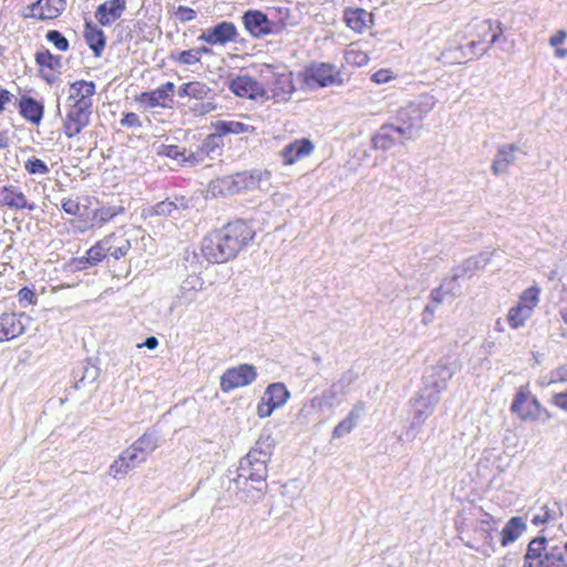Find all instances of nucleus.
Returning <instances> with one entry per match:
<instances>
[{
	"label": "nucleus",
	"mask_w": 567,
	"mask_h": 567,
	"mask_svg": "<svg viewBox=\"0 0 567 567\" xmlns=\"http://www.w3.org/2000/svg\"><path fill=\"white\" fill-rule=\"evenodd\" d=\"M344 58L349 64H353L357 66H363V65L368 64V62H369L368 54L359 49L353 48V47H350L346 51Z\"/></svg>",
	"instance_id": "37998d69"
},
{
	"label": "nucleus",
	"mask_w": 567,
	"mask_h": 567,
	"mask_svg": "<svg viewBox=\"0 0 567 567\" xmlns=\"http://www.w3.org/2000/svg\"><path fill=\"white\" fill-rule=\"evenodd\" d=\"M566 38H567V32L565 30H559L549 39V43L551 47H558L561 43H564Z\"/></svg>",
	"instance_id": "0e129e2a"
},
{
	"label": "nucleus",
	"mask_w": 567,
	"mask_h": 567,
	"mask_svg": "<svg viewBox=\"0 0 567 567\" xmlns=\"http://www.w3.org/2000/svg\"><path fill=\"white\" fill-rule=\"evenodd\" d=\"M343 19L346 24L355 32H363L369 29L373 23V14L364 9H351L344 10Z\"/></svg>",
	"instance_id": "5701e85b"
},
{
	"label": "nucleus",
	"mask_w": 567,
	"mask_h": 567,
	"mask_svg": "<svg viewBox=\"0 0 567 567\" xmlns=\"http://www.w3.org/2000/svg\"><path fill=\"white\" fill-rule=\"evenodd\" d=\"M125 10V0H109L97 7L95 18L101 25H111L122 17Z\"/></svg>",
	"instance_id": "a211bd4d"
},
{
	"label": "nucleus",
	"mask_w": 567,
	"mask_h": 567,
	"mask_svg": "<svg viewBox=\"0 0 567 567\" xmlns=\"http://www.w3.org/2000/svg\"><path fill=\"white\" fill-rule=\"evenodd\" d=\"M230 91L240 97L255 99L260 91L258 82L248 75H239L231 80Z\"/></svg>",
	"instance_id": "393cba45"
},
{
	"label": "nucleus",
	"mask_w": 567,
	"mask_h": 567,
	"mask_svg": "<svg viewBox=\"0 0 567 567\" xmlns=\"http://www.w3.org/2000/svg\"><path fill=\"white\" fill-rule=\"evenodd\" d=\"M270 173L268 171H255L250 175L246 173L237 174L235 176H226L217 179L210 184L213 192L216 190L219 194H233L239 192L243 188L254 187L256 182H260L262 178L268 181Z\"/></svg>",
	"instance_id": "1a4fd4ad"
},
{
	"label": "nucleus",
	"mask_w": 567,
	"mask_h": 567,
	"mask_svg": "<svg viewBox=\"0 0 567 567\" xmlns=\"http://www.w3.org/2000/svg\"><path fill=\"white\" fill-rule=\"evenodd\" d=\"M216 109V104L213 101H209V97L205 101L196 102L193 106H190V111L195 116H202L210 113Z\"/></svg>",
	"instance_id": "603ef678"
},
{
	"label": "nucleus",
	"mask_w": 567,
	"mask_h": 567,
	"mask_svg": "<svg viewBox=\"0 0 567 567\" xmlns=\"http://www.w3.org/2000/svg\"><path fill=\"white\" fill-rule=\"evenodd\" d=\"M18 296H19V300L20 301H28V302H32V299L34 297V293L32 290L28 289V288H22L20 289V291L18 292Z\"/></svg>",
	"instance_id": "774afa93"
},
{
	"label": "nucleus",
	"mask_w": 567,
	"mask_h": 567,
	"mask_svg": "<svg viewBox=\"0 0 567 567\" xmlns=\"http://www.w3.org/2000/svg\"><path fill=\"white\" fill-rule=\"evenodd\" d=\"M121 454L123 457H125L132 470L135 468L138 464L145 462L147 458L141 452H137L136 447L133 445L124 450Z\"/></svg>",
	"instance_id": "09e8293b"
},
{
	"label": "nucleus",
	"mask_w": 567,
	"mask_h": 567,
	"mask_svg": "<svg viewBox=\"0 0 567 567\" xmlns=\"http://www.w3.org/2000/svg\"><path fill=\"white\" fill-rule=\"evenodd\" d=\"M62 209L71 216H76L80 213V204L75 199L66 198L62 200Z\"/></svg>",
	"instance_id": "4d7b16f0"
},
{
	"label": "nucleus",
	"mask_w": 567,
	"mask_h": 567,
	"mask_svg": "<svg viewBox=\"0 0 567 567\" xmlns=\"http://www.w3.org/2000/svg\"><path fill=\"white\" fill-rule=\"evenodd\" d=\"M254 228L244 220L228 223L210 231L203 239L202 251L212 264H223L234 259L254 238Z\"/></svg>",
	"instance_id": "f257e3e1"
},
{
	"label": "nucleus",
	"mask_w": 567,
	"mask_h": 567,
	"mask_svg": "<svg viewBox=\"0 0 567 567\" xmlns=\"http://www.w3.org/2000/svg\"><path fill=\"white\" fill-rule=\"evenodd\" d=\"M132 470L125 457L121 454L110 466L109 474L115 480H122Z\"/></svg>",
	"instance_id": "ea45409f"
},
{
	"label": "nucleus",
	"mask_w": 567,
	"mask_h": 567,
	"mask_svg": "<svg viewBox=\"0 0 567 567\" xmlns=\"http://www.w3.org/2000/svg\"><path fill=\"white\" fill-rule=\"evenodd\" d=\"M20 114L33 124H39L43 115V106L32 97H22L19 102Z\"/></svg>",
	"instance_id": "7c9ffc66"
},
{
	"label": "nucleus",
	"mask_w": 567,
	"mask_h": 567,
	"mask_svg": "<svg viewBox=\"0 0 567 567\" xmlns=\"http://www.w3.org/2000/svg\"><path fill=\"white\" fill-rule=\"evenodd\" d=\"M487 264V259L482 256L470 257L453 270V280H457L464 276H473L474 272L483 268Z\"/></svg>",
	"instance_id": "72a5a7b5"
},
{
	"label": "nucleus",
	"mask_w": 567,
	"mask_h": 567,
	"mask_svg": "<svg viewBox=\"0 0 567 567\" xmlns=\"http://www.w3.org/2000/svg\"><path fill=\"white\" fill-rule=\"evenodd\" d=\"M539 300V288L530 287L526 289L519 297L518 305L528 307L529 311L533 312Z\"/></svg>",
	"instance_id": "79ce46f5"
},
{
	"label": "nucleus",
	"mask_w": 567,
	"mask_h": 567,
	"mask_svg": "<svg viewBox=\"0 0 567 567\" xmlns=\"http://www.w3.org/2000/svg\"><path fill=\"white\" fill-rule=\"evenodd\" d=\"M123 213L124 208L122 206H109L100 208L96 212V217L100 219V221L106 223Z\"/></svg>",
	"instance_id": "8fccbe9b"
},
{
	"label": "nucleus",
	"mask_w": 567,
	"mask_h": 567,
	"mask_svg": "<svg viewBox=\"0 0 567 567\" xmlns=\"http://www.w3.org/2000/svg\"><path fill=\"white\" fill-rule=\"evenodd\" d=\"M47 39L54 44V47L60 51H66L69 49V41L65 37L62 35L61 32L56 30H51L47 33Z\"/></svg>",
	"instance_id": "3c124183"
},
{
	"label": "nucleus",
	"mask_w": 567,
	"mask_h": 567,
	"mask_svg": "<svg viewBox=\"0 0 567 567\" xmlns=\"http://www.w3.org/2000/svg\"><path fill=\"white\" fill-rule=\"evenodd\" d=\"M215 131L221 137L227 134L254 132L255 127L238 121H218L214 124Z\"/></svg>",
	"instance_id": "c9c22d12"
},
{
	"label": "nucleus",
	"mask_w": 567,
	"mask_h": 567,
	"mask_svg": "<svg viewBox=\"0 0 567 567\" xmlns=\"http://www.w3.org/2000/svg\"><path fill=\"white\" fill-rule=\"evenodd\" d=\"M511 410L523 421H537L551 419L550 412L543 408L539 401L532 394L528 385L518 388Z\"/></svg>",
	"instance_id": "39448f33"
},
{
	"label": "nucleus",
	"mask_w": 567,
	"mask_h": 567,
	"mask_svg": "<svg viewBox=\"0 0 567 567\" xmlns=\"http://www.w3.org/2000/svg\"><path fill=\"white\" fill-rule=\"evenodd\" d=\"M238 37L237 27L233 22L221 21L204 30L198 37V41L206 42L209 45L225 47L230 42H236Z\"/></svg>",
	"instance_id": "9b49d317"
},
{
	"label": "nucleus",
	"mask_w": 567,
	"mask_h": 567,
	"mask_svg": "<svg viewBox=\"0 0 567 567\" xmlns=\"http://www.w3.org/2000/svg\"><path fill=\"white\" fill-rule=\"evenodd\" d=\"M315 145L308 138L296 140L286 145L281 151V157L285 165H292L299 159L309 156L313 152Z\"/></svg>",
	"instance_id": "6ab92c4d"
},
{
	"label": "nucleus",
	"mask_w": 567,
	"mask_h": 567,
	"mask_svg": "<svg viewBox=\"0 0 567 567\" xmlns=\"http://www.w3.org/2000/svg\"><path fill=\"white\" fill-rule=\"evenodd\" d=\"M276 408L270 404V402L262 396L261 401L257 405V414L260 417H267L270 416Z\"/></svg>",
	"instance_id": "6e6d98bb"
},
{
	"label": "nucleus",
	"mask_w": 567,
	"mask_h": 567,
	"mask_svg": "<svg viewBox=\"0 0 567 567\" xmlns=\"http://www.w3.org/2000/svg\"><path fill=\"white\" fill-rule=\"evenodd\" d=\"M174 90L175 84L166 82L153 91L143 92L137 101L145 107H167L168 102L172 101L171 96Z\"/></svg>",
	"instance_id": "dca6fc26"
},
{
	"label": "nucleus",
	"mask_w": 567,
	"mask_h": 567,
	"mask_svg": "<svg viewBox=\"0 0 567 567\" xmlns=\"http://www.w3.org/2000/svg\"><path fill=\"white\" fill-rule=\"evenodd\" d=\"M523 567H567V564L559 547L547 549V539L536 537L527 546Z\"/></svg>",
	"instance_id": "20e7f679"
},
{
	"label": "nucleus",
	"mask_w": 567,
	"mask_h": 567,
	"mask_svg": "<svg viewBox=\"0 0 567 567\" xmlns=\"http://www.w3.org/2000/svg\"><path fill=\"white\" fill-rule=\"evenodd\" d=\"M392 79V72L388 69H381L371 75V80L377 84L388 83Z\"/></svg>",
	"instance_id": "13d9d810"
},
{
	"label": "nucleus",
	"mask_w": 567,
	"mask_h": 567,
	"mask_svg": "<svg viewBox=\"0 0 567 567\" xmlns=\"http://www.w3.org/2000/svg\"><path fill=\"white\" fill-rule=\"evenodd\" d=\"M264 396L277 409L287 402L290 392L284 383H272L267 386Z\"/></svg>",
	"instance_id": "f704fd0d"
},
{
	"label": "nucleus",
	"mask_w": 567,
	"mask_h": 567,
	"mask_svg": "<svg viewBox=\"0 0 567 567\" xmlns=\"http://www.w3.org/2000/svg\"><path fill=\"white\" fill-rule=\"evenodd\" d=\"M435 103L434 96L421 95L398 111L395 125L401 128V133H403L405 138L414 141L420 136L423 121L433 110Z\"/></svg>",
	"instance_id": "7ed1b4c3"
},
{
	"label": "nucleus",
	"mask_w": 567,
	"mask_h": 567,
	"mask_svg": "<svg viewBox=\"0 0 567 567\" xmlns=\"http://www.w3.org/2000/svg\"><path fill=\"white\" fill-rule=\"evenodd\" d=\"M132 445L147 457L157 447V439L153 434L145 433Z\"/></svg>",
	"instance_id": "4c0bfd02"
},
{
	"label": "nucleus",
	"mask_w": 567,
	"mask_h": 567,
	"mask_svg": "<svg viewBox=\"0 0 567 567\" xmlns=\"http://www.w3.org/2000/svg\"><path fill=\"white\" fill-rule=\"evenodd\" d=\"M65 8V0H38L30 8L32 18L49 20L59 17Z\"/></svg>",
	"instance_id": "412c9836"
},
{
	"label": "nucleus",
	"mask_w": 567,
	"mask_h": 567,
	"mask_svg": "<svg viewBox=\"0 0 567 567\" xmlns=\"http://www.w3.org/2000/svg\"><path fill=\"white\" fill-rule=\"evenodd\" d=\"M95 94V83L92 81H75L70 85V94L68 96V104L79 105L83 104L86 107H92V97Z\"/></svg>",
	"instance_id": "f3484780"
},
{
	"label": "nucleus",
	"mask_w": 567,
	"mask_h": 567,
	"mask_svg": "<svg viewBox=\"0 0 567 567\" xmlns=\"http://www.w3.org/2000/svg\"><path fill=\"white\" fill-rule=\"evenodd\" d=\"M175 60L178 63L184 64V65H193V64H196L199 62L197 52L195 51V49H189V50L178 52Z\"/></svg>",
	"instance_id": "864d4df0"
},
{
	"label": "nucleus",
	"mask_w": 567,
	"mask_h": 567,
	"mask_svg": "<svg viewBox=\"0 0 567 567\" xmlns=\"http://www.w3.org/2000/svg\"><path fill=\"white\" fill-rule=\"evenodd\" d=\"M203 280L196 275L188 276L181 285L179 291L182 296L187 295L190 291H199L203 289Z\"/></svg>",
	"instance_id": "de8ad7c7"
},
{
	"label": "nucleus",
	"mask_w": 567,
	"mask_h": 567,
	"mask_svg": "<svg viewBox=\"0 0 567 567\" xmlns=\"http://www.w3.org/2000/svg\"><path fill=\"white\" fill-rule=\"evenodd\" d=\"M411 141L405 138L401 128L395 124H383L372 136V146L375 150L388 151L396 144H405Z\"/></svg>",
	"instance_id": "2eb2a0df"
},
{
	"label": "nucleus",
	"mask_w": 567,
	"mask_h": 567,
	"mask_svg": "<svg viewBox=\"0 0 567 567\" xmlns=\"http://www.w3.org/2000/svg\"><path fill=\"white\" fill-rule=\"evenodd\" d=\"M1 196L4 205L14 208V209H23L28 208L33 210L35 208L34 204H29L27 202L25 196L22 192L18 190L14 186H6L1 190Z\"/></svg>",
	"instance_id": "bb28decb"
},
{
	"label": "nucleus",
	"mask_w": 567,
	"mask_h": 567,
	"mask_svg": "<svg viewBox=\"0 0 567 567\" xmlns=\"http://www.w3.org/2000/svg\"><path fill=\"white\" fill-rule=\"evenodd\" d=\"M308 83H317L319 86L333 85L338 81V73L330 64L319 63L313 64L307 71Z\"/></svg>",
	"instance_id": "4be33fe9"
},
{
	"label": "nucleus",
	"mask_w": 567,
	"mask_h": 567,
	"mask_svg": "<svg viewBox=\"0 0 567 567\" xmlns=\"http://www.w3.org/2000/svg\"><path fill=\"white\" fill-rule=\"evenodd\" d=\"M550 402L561 409L563 411L567 412V390L556 393L551 396Z\"/></svg>",
	"instance_id": "052dcab7"
},
{
	"label": "nucleus",
	"mask_w": 567,
	"mask_h": 567,
	"mask_svg": "<svg viewBox=\"0 0 567 567\" xmlns=\"http://www.w3.org/2000/svg\"><path fill=\"white\" fill-rule=\"evenodd\" d=\"M35 61L40 66L55 70L61 65V58L54 56L49 50L39 51L35 54Z\"/></svg>",
	"instance_id": "a19ab883"
},
{
	"label": "nucleus",
	"mask_w": 567,
	"mask_h": 567,
	"mask_svg": "<svg viewBox=\"0 0 567 567\" xmlns=\"http://www.w3.org/2000/svg\"><path fill=\"white\" fill-rule=\"evenodd\" d=\"M440 399L441 398L437 392H430L429 388H422L420 390L417 396L412 400V420L406 435H410L411 432H414L412 437L415 436V433L433 414Z\"/></svg>",
	"instance_id": "423d86ee"
},
{
	"label": "nucleus",
	"mask_w": 567,
	"mask_h": 567,
	"mask_svg": "<svg viewBox=\"0 0 567 567\" xmlns=\"http://www.w3.org/2000/svg\"><path fill=\"white\" fill-rule=\"evenodd\" d=\"M355 380V374L348 371L330 388L313 396L309 401V408L316 412H323L332 409L339 401V396L347 393L349 385Z\"/></svg>",
	"instance_id": "6e6552de"
},
{
	"label": "nucleus",
	"mask_w": 567,
	"mask_h": 567,
	"mask_svg": "<svg viewBox=\"0 0 567 567\" xmlns=\"http://www.w3.org/2000/svg\"><path fill=\"white\" fill-rule=\"evenodd\" d=\"M526 529V524L522 517H512L502 529V546L514 543Z\"/></svg>",
	"instance_id": "cd10ccee"
},
{
	"label": "nucleus",
	"mask_w": 567,
	"mask_h": 567,
	"mask_svg": "<svg viewBox=\"0 0 567 567\" xmlns=\"http://www.w3.org/2000/svg\"><path fill=\"white\" fill-rule=\"evenodd\" d=\"M30 317L24 313L3 312L0 315V341H10L24 333Z\"/></svg>",
	"instance_id": "ddd939ff"
},
{
	"label": "nucleus",
	"mask_w": 567,
	"mask_h": 567,
	"mask_svg": "<svg viewBox=\"0 0 567 567\" xmlns=\"http://www.w3.org/2000/svg\"><path fill=\"white\" fill-rule=\"evenodd\" d=\"M122 126L125 127H141L142 122L140 121V117L137 114L130 112L124 114L123 118L121 120Z\"/></svg>",
	"instance_id": "bf43d9fd"
},
{
	"label": "nucleus",
	"mask_w": 567,
	"mask_h": 567,
	"mask_svg": "<svg viewBox=\"0 0 567 567\" xmlns=\"http://www.w3.org/2000/svg\"><path fill=\"white\" fill-rule=\"evenodd\" d=\"M99 377V369L94 365L85 368L84 374L81 378L80 382L85 383L87 380L89 382H93Z\"/></svg>",
	"instance_id": "e2e57ef3"
},
{
	"label": "nucleus",
	"mask_w": 567,
	"mask_h": 567,
	"mask_svg": "<svg viewBox=\"0 0 567 567\" xmlns=\"http://www.w3.org/2000/svg\"><path fill=\"white\" fill-rule=\"evenodd\" d=\"M443 286L432 291L431 299L435 303V308L443 302Z\"/></svg>",
	"instance_id": "338daca9"
},
{
	"label": "nucleus",
	"mask_w": 567,
	"mask_h": 567,
	"mask_svg": "<svg viewBox=\"0 0 567 567\" xmlns=\"http://www.w3.org/2000/svg\"><path fill=\"white\" fill-rule=\"evenodd\" d=\"M178 209L176 203L171 200H163L157 203L156 205L152 206L148 209L150 215H157V216H169L174 212Z\"/></svg>",
	"instance_id": "a18cd8bd"
},
{
	"label": "nucleus",
	"mask_w": 567,
	"mask_h": 567,
	"mask_svg": "<svg viewBox=\"0 0 567 567\" xmlns=\"http://www.w3.org/2000/svg\"><path fill=\"white\" fill-rule=\"evenodd\" d=\"M435 307H433L432 305H427L424 310H423V313H422V322L427 326L430 322H432L433 320V315H434V311H435Z\"/></svg>",
	"instance_id": "69168bd1"
},
{
	"label": "nucleus",
	"mask_w": 567,
	"mask_h": 567,
	"mask_svg": "<svg viewBox=\"0 0 567 567\" xmlns=\"http://www.w3.org/2000/svg\"><path fill=\"white\" fill-rule=\"evenodd\" d=\"M241 21L245 30L252 39L278 34L285 27L282 22L269 20L267 14L260 10L246 11L241 17Z\"/></svg>",
	"instance_id": "0eeeda50"
},
{
	"label": "nucleus",
	"mask_w": 567,
	"mask_h": 567,
	"mask_svg": "<svg viewBox=\"0 0 567 567\" xmlns=\"http://www.w3.org/2000/svg\"><path fill=\"white\" fill-rule=\"evenodd\" d=\"M103 241L107 243L105 246V248H107V250H105L107 256L114 259L124 257L131 249V241L124 235L112 233L105 236Z\"/></svg>",
	"instance_id": "a878e982"
},
{
	"label": "nucleus",
	"mask_w": 567,
	"mask_h": 567,
	"mask_svg": "<svg viewBox=\"0 0 567 567\" xmlns=\"http://www.w3.org/2000/svg\"><path fill=\"white\" fill-rule=\"evenodd\" d=\"M518 151L519 147L516 144H505L501 146L491 166L493 174L496 176L506 174L508 167L515 163L516 153Z\"/></svg>",
	"instance_id": "aec40b11"
},
{
	"label": "nucleus",
	"mask_w": 567,
	"mask_h": 567,
	"mask_svg": "<svg viewBox=\"0 0 567 567\" xmlns=\"http://www.w3.org/2000/svg\"><path fill=\"white\" fill-rule=\"evenodd\" d=\"M274 450V440L271 436H260L255 446L243 457L238 466V480L240 484H246L247 480L257 482V491L266 485L267 463L269 462Z\"/></svg>",
	"instance_id": "f03ea898"
},
{
	"label": "nucleus",
	"mask_w": 567,
	"mask_h": 567,
	"mask_svg": "<svg viewBox=\"0 0 567 567\" xmlns=\"http://www.w3.org/2000/svg\"><path fill=\"white\" fill-rule=\"evenodd\" d=\"M24 169L31 175H45L49 173L47 164L37 157H32L24 163Z\"/></svg>",
	"instance_id": "49530a36"
},
{
	"label": "nucleus",
	"mask_w": 567,
	"mask_h": 567,
	"mask_svg": "<svg viewBox=\"0 0 567 567\" xmlns=\"http://www.w3.org/2000/svg\"><path fill=\"white\" fill-rule=\"evenodd\" d=\"M257 379L256 368L251 364H239L227 369L220 377V389L229 392L234 389L249 385Z\"/></svg>",
	"instance_id": "9d476101"
},
{
	"label": "nucleus",
	"mask_w": 567,
	"mask_h": 567,
	"mask_svg": "<svg viewBox=\"0 0 567 567\" xmlns=\"http://www.w3.org/2000/svg\"><path fill=\"white\" fill-rule=\"evenodd\" d=\"M175 16L181 22H189L196 18V12L192 8L179 6L176 9Z\"/></svg>",
	"instance_id": "5fc2aeb1"
},
{
	"label": "nucleus",
	"mask_w": 567,
	"mask_h": 567,
	"mask_svg": "<svg viewBox=\"0 0 567 567\" xmlns=\"http://www.w3.org/2000/svg\"><path fill=\"white\" fill-rule=\"evenodd\" d=\"M453 375V367L447 362L440 361L424 375L423 388H429L430 392H437L441 396V392L446 389L447 382Z\"/></svg>",
	"instance_id": "4468645a"
},
{
	"label": "nucleus",
	"mask_w": 567,
	"mask_h": 567,
	"mask_svg": "<svg viewBox=\"0 0 567 567\" xmlns=\"http://www.w3.org/2000/svg\"><path fill=\"white\" fill-rule=\"evenodd\" d=\"M237 480H238V476L236 478H234V484H235L236 488L238 489L237 496L240 501H243L245 503H254L257 499H259L262 495L264 489L267 486V484H266L265 486L260 487L259 491H257L256 489L257 482H255L252 480H247L246 484H240L237 482Z\"/></svg>",
	"instance_id": "c756f323"
},
{
	"label": "nucleus",
	"mask_w": 567,
	"mask_h": 567,
	"mask_svg": "<svg viewBox=\"0 0 567 567\" xmlns=\"http://www.w3.org/2000/svg\"><path fill=\"white\" fill-rule=\"evenodd\" d=\"M106 241H103V239H101L100 241H97L94 246H92L86 255V261L90 264V265H97L99 262H101L105 257H107V254L105 250H107V248H105L106 246Z\"/></svg>",
	"instance_id": "58836bf2"
},
{
	"label": "nucleus",
	"mask_w": 567,
	"mask_h": 567,
	"mask_svg": "<svg viewBox=\"0 0 567 567\" xmlns=\"http://www.w3.org/2000/svg\"><path fill=\"white\" fill-rule=\"evenodd\" d=\"M91 114L92 107H86L83 104H68V111L63 120L65 135L70 138L79 135L89 125Z\"/></svg>",
	"instance_id": "f8f14e48"
},
{
	"label": "nucleus",
	"mask_w": 567,
	"mask_h": 567,
	"mask_svg": "<svg viewBox=\"0 0 567 567\" xmlns=\"http://www.w3.org/2000/svg\"><path fill=\"white\" fill-rule=\"evenodd\" d=\"M221 136L215 131L209 134L203 142L200 148L196 153H190L193 163L203 162L205 156H210L220 148Z\"/></svg>",
	"instance_id": "473e14b6"
},
{
	"label": "nucleus",
	"mask_w": 567,
	"mask_h": 567,
	"mask_svg": "<svg viewBox=\"0 0 567 567\" xmlns=\"http://www.w3.org/2000/svg\"><path fill=\"white\" fill-rule=\"evenodd\" d=\"M565 381H567V369L559 368V369L554 370L550 373V380L548 381V384L557 383V382H565Z\"/></svg>",
	"instance_id": "680f3d73"
},
{
	"label": "nucleus",
	"mask_w": 567,
	"mask_h": 567,
	"mask_svg": "<svg viewBox=\"0 0 567 567\" xmlns=\"http://www.w3.org/2000/svg\"><path fill=\"white\" fill-rule=\"evenodd\" d=\"M365 405L363 402H357L347 417H344L341 422H339L332 431L333 439H340L346 434H349L354 426L358 424L362 412L364 411Z\"/></svg>",
	"instance_id": "b1692460"
},
{
	"label": "nucleus",
	"mask_w": 567,
	"mask_h": 567,
	"mask_svg": "<svg viewBox=\"0 0 567 567\" xmlns=\"http://www.w3.org/2000/svg\"><path fill=\"white\" fill-rule=\"evenodd\" d=\"M157 153L173 159H181L182 162H190L193 164L190 154L186 156L185 152H182L176 145H161Z\"/></svg>",
	"instance_id": "c03bdc74"
},
{
	"label": "nucleus",
	"mask_w": 567,
	"mask_h": 567,
	"mask_svg": "<svg viewBox=\"0 0 567 567\" xmlns=\"http://www.w3.org/2000/svg\"><path fill=\"white\" fill-rule=\"evenodd\" d=\"M212 94V89L202 82H188L184 83L178 89L179 96H188L197 101L207 100Z\"/></svg>",
	"instance_id": "2f4dec72"
},
{
	"label": "nucleus",
	"mask_w": 567,
	"mask_h": 567,
	"mask_svg": "<svg viewBox=\"0 0 567 567\" xmlns=\"http://www.w3.org/2000/svg\"><path fill=\"white\" fill-rule=\"evenodd\" d=\"M533 312L529 311L528 307L516 305L512 307L507 313V321L513 329H518L526 322Z\"/></svg>",
	"instance_id": "e433bc0d"
},
{
	"label": "nucleus",
	"mask_w": 567,
	"mask_h": 567,
	"mask_svg": "<svg viewBox=\"0 0 567 567\" xmlns=\"http://www.w3.org/2000/svg\"><path fill=\"white\" fill-rule=\"evenodd\" d=\"M85 40L93 50L95 56H100L105 48V35L101 29L91 22L85 23Z\"/></svg>",
	"instance_id": "c85d7f7f"
}]
</instances>
